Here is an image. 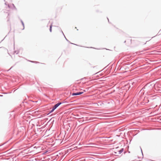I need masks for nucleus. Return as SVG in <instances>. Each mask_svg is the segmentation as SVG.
I'll use <instances>...</instances> for the list:
<instances>
[{"instance_id":"24","label":"nucleus","mask_w":161,"mask_h":161,"mask_svg":"<svg viewBox=\"0 0 161 161\" xmlns=\"http://www.w3.org/2000/svg\"><path fill=\"white\" fill-rule=\"evenodd\" d=\"M151 86V85L150 84V86H149V87L150 86Z\"/></svg>"},{"instance_id":"5","label":"nucleus","mask_w":161,"mask_h":161,"mask_svg":"<svg viewBox=\"0 0 161 161\" xmlns=\"http://www.w3.org/2000/svg\"><path fill=\"white\" fill-rule=\"evenodd\" d=\"M95 80L91 78V85L93 83V82H95V81H93L94 80ZM96 86V84H94V85L92 86L91 85V94H92V92L93 91H92V89H93L94 88L93 87L94 86Z\"/></svg>"},{"instance_id":"16","label":"nucleus","mask_w":161,"mask_h":161,"mask_svg":"<svg viewBox=\"0 0 161 161\" xmlns=\"http://www.w3.org/2000/svg\"><path fill=\"white\" fill-rule=\"evenodd\" d=\"M52 25H51L50 26V29H49V30H50V32H52Z\"/></svg>"},{"instance_id":"2","label":"nucleus","mask_w":161,"mask_h":161,"mask_svg":"<svg viewBox=\"0 0 161 161\" xmlns=\"http://www.w3.org/2000/svg\"><path fill=\"white\" fill-rule=\"evenodd\" d=\"M93 113V112L91 110V136L93 134L92 132L95 129V127L96 126V124H95L94 122H93L95 121V118L92 117V116L94 115Z\"/></svg>"},{"instance_id":"21","label":"nucleus","mask_w":161,"mask_h":161,"mask_svg":"<svg viewBox=\"0 0 161 161\" xmlns=\"http://www.w3.org/2000/svg\"><path fill=\"white\" fill-rule=\"evenodd\" d=\"M15 53H16V54H18V52H17L16 51L15 52Z\"/></svg>"},{"instance_id":"22","label":"nucleus","mask_w":161,"mask_h":161,"mask_svg":"<svg viewBox=\"0 0 161 161\" xmlns=\"http://www.w3.org/2000/svg\"><path fill=\"white\" fill-rule=\"evenodd\" d=\"M126 42H127V40H125L124 42V43H125Z\"/></svg>"},{"instance_id":"13","label":"nucleus","mask_w":161,"mask_h":161,"mask_svg":"<svg viewBox=\"0 0 161 161\" xmlns=\"http://www.w3.org/2000/svg\"><path fill=\"white\" fill-rule=\"evenodd\" d=\"M127 42H128V43H131V39H128L127 40Z\"/></svg>"},{"instance_id":"3","label":"nucleus","mask_w":161,"mask_h":161,"mask_svg":"<svg viewBox=\"0 0 161 161\" xmlns=\"http://www.w3.org/2000/svg\"><path fill=\"white\" fill-rule=\"evenodd\" d=\"M4 2H5V4L7 6L8 8H12V7H13L15 9H16L15 7L14 6V4H12L11 5H9L8 3L7 4V1H10V0H4Z\"/></svg>"},{"instance_id":"12","label":"nucleus","mask_w":161,"mask_h":161,"mask_svg":"<svg viewBox=\"0 0 161 161\" xmlns=\"http://www.w3.org/2000/svg\"><path fill=\"white\" fill-rule=\"evenodd\" d=\"M97 138V136H95L93 138H92L91 137V142L93 141V140H94L95 139Z\"/></svg>"},{"instance_id":"17","label":"nucleus","mask_w":161,"mask_h":161,"mask_svg":"<svg viewBox=\"0 0 161 161\" xmlns=\"http://www.w3.org/2000/svg\"><path fill=\"white\" fill-rule=\"evenodd\" d=\"M54 109H53H53H52V110L50 112V113H51L52 112H53L54 111Z\"/></svg>"},{"instance_id":"26","label":"nucleus","mask_w":161,"mask_h":161,"mask_svg":"<svg viewBox=\"0 0 161 161\" xmlns=\"http://www.w3.org/2000/svg\"><path fill=\"white\" fill-rule=\"evenodd\" d=\"M139 161H142L140 160Z\"/></svg>"},{"instance_id":"19","label":"nucleus","mask_w":161,"mask_h":161,"mask_svg":"<svg viewBox=\"0 0 161 161\" xmlns=\"http://www.w3.org/2000/svg\"><path fill=\"white\" fill-rule=\"evenodd\" d=\"M62 31V33H63V35H64V37H65V38L66 40L67 41H68V40L66 39V37H65V36H64V34L63 32V31Z\"/></svg>"},{"instance_id":"25","label":"nucleus","mask_w":161,"mask_h":161,"mask_svg":"<svg viewBox=\"0 0 161 161\" xmlns=\"http://www.w3.org/2000/svg\"><path fill=\"white\" fill-rule=\"evenodd\" d=\"M91 158H93L92 157H91Z\"/></svg>"},{"instance_id":"14","label":"nucleus","mask_w":161,"mask_h":161,"mask_svg":"<svg viewBox=\"0 0 161 161\" xmlns=\"http://www.w3.org/2000/svg\"><path fill=\"white\" fill-rule=\"evenodd\" d=\"M21 21L22 24V25H23V30H24V23L23 21L22 20H21Z\"/></svg>"},{"instance_id":"20","label":"nucleus","mask_w":161,"mask_h":161,"mask_svg":"<svg viewBox=\"0 0 161 161\" xmlns=\"http://www.w3.org/2000/svg\"><path fill=\"white\" fill-rule=\"evenodd\" d=\"M107 19H108V22L109 23H110V22H109V19H108V17H107Z\"/></svg>"},{"instance_id":"15","label":"nucleus","mask_w":161,"mask_h":161,"mask_svg":"<svg viewBox=\"0 0 161 161\" xmlns=\"http://www.w3.org/2000/svg\"><path fill=\"white\" fill-rule=\"evenodd\" d=\"M146 103H145V102H144V101H143L141 103V104L142 105H144L146 104Z\"/></svg>"},{"instance_id":"7","label":"nucleus","mask_w":161,"mask_h":161,"mask_svg":"<svg viewBox=\"0 0 161 161\" xmlns=\"http://www.w3.org/2000/svg\"><path fill=\"white\" fill-rule=\"evenodd\" d=\"M144 101V102H145V103H148L149 102V100L148 99V98L147 97H144V99L143 100Z\"/></svg>"},{"instance_id":"8","label":"nucleus","mask_w":161,"mask_h":161,"mask_svg":"<svg viewBox=\"0 0 161 161\" xmlns=\"http://www.w3.org/2000/svg\"><path fill=\"white\" fill-rule=\"evenodd\" d=\"M82 93H83V92H77L76 93H72V95L75 96V95H79L82 94Z\"/></svg>"},{"instance_id":"6","label":"nucleus","mask_w":161,"mask_h":161,"mask_svg":"<svg viewBox=\"0 0 161 161\" xmlns=\"http://www.w3.org/2000/svg\"><path fill=\"white\" fill-rule=\"evenodd\" d=\"M61 104V103H58L55 105L53 108L55 110Z\"/></svg>"},{"instance_id":"1","label":"nucleus","mask_w":161,"mask_h":161,"mask_svg":"<svg viewBox=\"0 0 161 161\" xmlns=\"http://www.w3.org/2000/svg\"><path fill=\"white\" fill-rule=\"evenodd\" d=\"M96 92L94 94H91V107L93 105L94 107L97 108L98 106H101L102 104H103V103L101 102H98L97 100L98 97H97V95H95Z\"/></svg>"},{"instance_id":"18","label":"nucleus","mask_w":161,"mask_h":161,"mask_svg":"<svg viewBox=\"0 0 161 161\" xmlns=\"http://www.w3.org/2000/svg\"><path fill=\"white\" fill-rule=\"evenodd\" d=\"M140 149H141V153H142V155L143 156V153H142V148H141V147H140Z\"/></svg>"},{"instance_id":"10","label":"nucleus","mask_w":161,"mask_h":161,"mask_svg":"<svg viewBox=\"0 0 161 161\" xmlns=\"http://www.w3.org/2000/svg\"><path fill=\"white\" fill-rule=\"evenodd\" d=\"M124 150V148H122L119 151H118L119 154H121L123 151Z\"/></svg>"},{"instance_id":"11","label":"nucleus","mask_w":161,"mask_h":161,"mask_svg":"<svg viewBox=\"0 0 161 161\" xmlns=\"http://www.w3.org/2000/svg\"><path fill=\"white\" fill-rule=\"evenodd\" d=\"M149 85V83H148L144 87H143V88H142L141 90H144V89H145L146 87L148 85Z\"/></svg>"},{"instance_id":"4","label":"nucleus","mask_w":161,"mask_h":161,"mask_svg":"<svg viewBox=\"0 0 161 161\" xmlns=\"http://www.w3.org/2000/svg\"><path fill=\"white\" fill-rule=\"evenodd\" d=\"M97 68H98V67L97 66H93V69L95 70L94 72H92V73L93 75L96 74L99 72V71H98V70H97Z\"/></svg>"},{"instance_id":"9","label":"nucleus","mask_w":161,"mask_h":161,"mask_svg":"<svg viewBox=\"0 0 161 161\" xmlns=\"http://www.w3.org/2000/svg\"><path fill=\"white\" fill-rule=\"evenodd\" d=\"M91 150H92V148L94 147H96V146H97V145L95 143H93L91 142Z\"/></svg>"},{"instance_id":"23","label":"nucleus","mask_w":161,"mask_h":161,"mask_svg":"<svg viewBox=\"0 0 161 161\" xmlns=\"http://www.w3.org/2000/svg\"><path fill=\"white\" fill-rule=\"evenodd\" d=\"M91 48H94V47H91Z\"/></svg>"}]
</instances>
